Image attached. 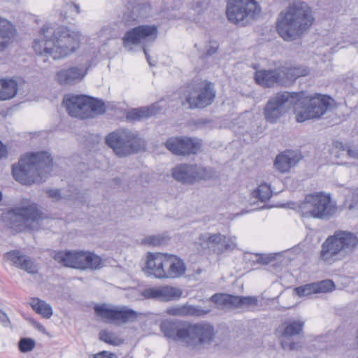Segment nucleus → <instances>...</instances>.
Returning <instances> with one entry per match:
<instances>
[{
    "instance_id": "44",
    "label": "nucleus",
    "mask_w": 358,
    "mask_h": 358,
    "mask_svg": "<svg viewBox=\"0 0 358 358\" xmlns=\"http://www.w3.org/2000/svg\"><path fill=\"white\" fill-rule=\"evenodd\" d=\"M35 345V341L29 338H22L18 342L19 350L23 353L31 351L34 348Z\"/></svg>"
},
{
    "instance_id": "4",
    "label": "nucleus",
    "mask_w": 358,
    "mask_h": 358,
    "mask_svg": "<svg viewBox=\"0 0 358 358\" xmlns=\"http://www.w3.org/2000/svg\"><path fill=\"white\" fill-rule=\"evenodd\" d=\"M294 113L298 122L320 118L328 110L333 101L330 96L315 94L306 96L304 92H293Z\"/></svg>"
},
{
    "instance_id": "50",
    "label": "nucleus",
    "mask_w": 358,
    "mask_h": 358,
    "mask_svg": "<svg viewBox=\"0 0 358 358\" xmlns=\"http://www.w3.org/2000/svg\"><path fill=\"white\" fill-rule=\"evenodd\" d=\"M116 357V355L113 352H110L108 351H101L96 354L90 355L89 358H115Z\"/></svg>"
},
{
    "instance_id": "13",
    "label": "nucleus",
    "mask_w": 358,
    "mask_h": 358,
    "mask_svg": "<svg viewBox=\"0 0 358 358\" xmlns=\"http://www.w3.org/2000/svg\"><path fill=\"white\" fill-rule=\"evenodd\" d=\"M260 11L255 0H228L226 15L229 22L236 24L247 18H254Z\"/></svg>"
},
{
    "instance_id": "38",
    "label": "nucleus",
    "mask_w": 358,
    "mask_h": 358,
    "mask_svg": "<svg viewBox=\"0 0 358 358\" xmlns=\"http://www.w3.org/2000/svg\"><path fill=\"white\" fill-rule=\"evenodd\" d=\"M303 325L304 322L301 321H293L290 322L285 327L282 334V337L289 338L293 336L300 334L303 331Z\"/></svg>"
},
{
    "instance_id": "30",
    "label": "nucleus",
    "mask_w": 358,
    "mask_h": 358,
    "mask_svg": "<svg viewBox=\"0 0 358 358\" xmlns=\"http://www.w3.org/2000/svg\"><path fill=\"white\" fill-rule=\"evenodd\" d=\"M15 35V29L7 20L0 17V50H3Z\"/></svg>"
},
{
    "instance_id": "24",
    "label": "nucleus",
    "mask_w": 358,
    "mask_h": 358,
    "mask_svg": "<svg viewBox=\"0 0 358 358\" xmlns=\"http://www.w3.org/2000/svg\"><path fill=\"white\" fill-rule=\"evenodd\" d=\"M210 309H203L199 306L185 304L167 309L166 313L173 316L201 317L208 314Z\"/></svg>"
},
{
    "instance_id": "3",
    "label": "nucleus",
    "mask_w": 358,
    "mask_h": 358,
    "mask_svg": "<svg viewBox=\"0 0 358 358\" xmlns=\"http://www.w3.org/2000/svg\"><path fill=\"white\" fill-rule=\"evenodd\" d=\"M314 20L312 9L306 3H293L279 13L276 30L285 41H292L306 31Z\"/></svg>"
},
{
    "instance_id": "58",
    "label": "nucleus",
    "mask_w": 358,
    "mask_h": 358,
    "mask_svg": "<svg viewBox=\"0 0 358 358\" xmlns=\"http://www.w3.org/2000/svg\"><path fill=\"white\" fill-rule=\"evenodd\" d=\"M210 122V120H209L208 119H199V120H198L197 124L204 125V124H208Z\"/></svg>"
},
{
    "instance_id": "16",
    "label": "nucleus",
    "mask_w": 358,
    "mask_h": 358,
    "mask_svg": "<svg viewBox=\"0 0 358 358\" xmlns=\"http://www.w3.org/2000/svg\"><path fill=\"white\" fill-rule=\"evenodd\" d=\"M165 147L176 155L185 156L197 153L201 144L192 138L170 137L165 142Z\"/></svg>"
},
{
    "instance_id": "59",
    "label": "nucleus",
    "mask_w": 358,
    "mask_h": 358,
    "mask_svg": "<svg viewBox=\"0 0 358 358\" xmlns=\"http://www.w3.org/2000/svg\"><path fill=\"white\" fill-rule=\"evenodd\" d=\"M288 348H289V350H294V343H289V347H288Z\"/></svg>"
},
{
    "instance_id": "22",
    "label": "nucleus",
    "mask_w": 358,
    "mask_h": 358,
    "mask_svg": "<svg viewBox=\"0 0 358 358\" xmlns=\"http://www.w3.org/2000/svg\"><path fill=\"white\" fill-rule=\"evenodd\" d=\"M182 295L180 289L163 286L160 287H152L145 289V296L148 299H155L163 301H168L175 299H179Z\"/></svg>"
},
{
    "instance_id": "57",
    "label": "nucleus",
    "mask_w": 358,
    "mask_h": 358,
    "mask_svg": "<svg viewBox=\"0 0 358 358\" xmlns=\"http://www.w3.org/2000/svg\"><path fill=\"white\" fill-rule=\"evenodd\" d=\"M143 52L145 55L146 59H147L148 62L149 63V64L150 66H154L155 64H152L151 62L150 55L148 54V50L145 48H143Z\"/></svg>"
},
{
    "instance_id": "61",
    "label": "nucleus",
    "mask_w": 358,
    "mask_h": 358,
    "mask_svg": "<svg viewBox=\"0 0 358 358\" xmlns=\"http://www.w3.org/2000/svg\"><path fill=\"white\" fill-rule=\"evenodd\" d=\"M282 348H286V343H285V341H282Z\"/></svg>"
},
{
    "instance_id": "20",
    "label": "nucleus",
    "mask_w": 358,
    "mask_h": 358,
    "mask_svg": "<svg viewBox=\"0 0 358 358\" xmlns=\"http://www.w3.org/2000/svg\"><path fill=\"white\" fill-rule=\"evenodd\" d=\"M5 256L15 266L29 273L35 274L38 273V266L33 259L30 257L22 254L20 250H10L7 252Z\"/></svg>"
},
{
    "instance_id": "32",
    "label": "nucleus",
    "mask_w": 358,
    "mask_h": 358,
    "mask_svg": "<svg viewBox=\"0 0 358 358\" xmlns=\"http://www.w3.org/2000/svg\"><path fill=\"white\" fill-rule=\"evenodd\" d=\"M18 84L11 79H0V99L9 100L13 98L17 92Z\"/></svg>"
},
{
    "instance_id": "12",
    "label": "nucleus",
    "mask_w": 358,
    "mask_h": 358,
    "mask_svg": "<svg viewBox=\"0 0 358 358\" xmlns=\"http://www.w3.org/2000/svg\"><path fill=\"white\" fill-rule=\"evenodd\" d=\"M215 338L214 327L206 322L189 324L186 327L184 343L192 348L210 345Z\"/></svg>"
},
{
    "instance_id": "42",
    "label": "nucleus",
    "mask_w": 358,
    "mask_h": 358,
    "mask_svg": "<svg viewBox=\"0 0 358 358\" xmlns=\"http://www.w3.org/2000/svg\"><path fill=\"white\" fill-rule=\"evenodd\" d=\"M235 240V237H226L223 236L222 241L220 243L221 248H218L217 253L222 254L224 252L234 250L236 247Z\"/></svg>"
},
{
    "instance_id": "40",
    "label": "nucleus",
    "mask_w": 358,
    "mask_h": 358,
    "mask_svg": "<svg viewBox=\"0 0 358 358\" xmlns=\"http://www.w3.org/2000/svg\"><path fill=\"white\" fill-rule=\"evenodd\" d=\"M252 194L253 197L258 199L261 201H266L271 197L272 191L269 185L262 183Z\"/></svg>"
},
{
    "instance_id": "14",
    "label": "nucleus",
    "mask_w": 358,
    "mask_h": 358,
    "mask_svg": "<svg viewBox=\"0 0 358 358\" xmlns=\"http://www.w3.org/2000/svg\"><path fill=\"white\" fill-rule=\"evenodd\" d=\"M173 178L186 185H192L201 180H207L213 176L211 169L187 164H180L173 169Z\"/></svg>"
},
{
    "instance_id": "35",
    "label": "nucleus",
    "mask_w": 358,
    "mask_h": 358,
    "mask_svg": "<svg viewBox=\"0 0 358 358\" xmlns=\"http://www.w3.org/2000/svg\"><path fill=\"white\" fill-rule=\"evenodd\" d=\"M19 208L20 209L17 210L20 212L22 218H24V222L25 224L29 221H38L42 217L43 213L38 210L36 203L31 204L28 206Z\"/></svg>"
},
{
    "instance_id": "49",
    "label": "nucleus",
    "mask_w": 358,
    "mask_h": 358,
    "mask_svg": "<svg viewBox=\"0 0 358 358\" xmlns=\"http://www.w3.org/2000/svg\"><path fill=\"white\" fill-rule=\"evenodd\" d=\"M46 193L48 197L52 199L54 201H59L62 199L59 189H48L46 190Z\"/></svg>"
},
{
    "instance_id": "10",
    "label": "nucleus",
    "mask_w": 358,
    "mask_h": 358,
    "mask_svg": "<svg viewBox=\"0 0 358 358\" xmlns=\"http://www.w3.org/2000/svg\"><path fill=\"white\" fill-rule=\"evenodd\" d=\"M294 102L293 92H281L270 97L263 110L265 120L271 124L276 123L287 113L289 105L294 106Z\"/></svg>"
},
{
    "instance_id": "41",
    "label": "nucleus",
    "mask_w": 358,
    "mask_h": 358,
    "mask_svg": "<svg viewBox=\"0 0 358 358\" xmlns=\"http://www.w3.org/2000/svg\"><path fill=\"white\" fill-rule=\"evenodd\" d=\"M223 236L218 234H201L199 237V240L201 241L208 248H210L220 245L222 241Z\"/></svg>"
},
{
    "instance_id": "34",
    "label": "nucleus",
    "mask_w": 358,
    "mask_h": 358,
    "mask_svg": "<svg viewBox=\"0 0 358 358\" xmlns=\"http://www.w3.org/2000/svg\"><path fill=\"white\" fill-rule=\"evenodd\" d=\"M131 8L133 17L143 19L150 15L152 10L151 5L147 1L134 0Z\"/></svg>"
},
{
    "instance_id": "15",
    "label": "nucleus",
    "mask_w": 358,
    "mask_h": 358,
    "mask_svg": "<svg viewBox=\"0 0 358 358\" xmlns=\"http://www.w3.org/2000/svg\"><path fill=\"white\" fill-rule=\"evenodd\" d=\"M95 314L103 322L127 323L137 318V313L127 306L110 308L108 304H96L94 307Z\"/></svg>"
},
{
    "instance_id": "33",
    "label": "nucleus",
    "mask_w": 358,
    "mask_h": 358,
    "mask_svg": "<svg viewBox=\"0 0 358 358\" xmlns=\"http://www.w3.org/2000/svg\"><path fill=\"white\" fill-rule=\"evenodd\" d=\"M169 270L166 271L164 278H175L182 275L186 270L183 261L176 255H172Z\"/></svg>"
},
{
    "instance_id": "60",
    "label": "nucleus",
    "mask_w": 358,
    "mask_h": 358,
    "mask_svg": "<svg viewBox=\"0 0 358 358\" xmlns=\"http://www.w3.org/2000/svg\"><path fill=\"white\" fill-rule=\"evenodd\" d=\"M74 7H75V8H76V12L78 13L80 12V8H79V6H78V5L75 4V5H74Z\"/></svg>"
},
{
    "instance_id": "45",
    "label": "nucleus",
    "mask_w": 358,
    "mask_h": 358,
    "mask_svg": "<svg viewBox=\"0 0 358 358\" xmlns=\"http://www.w3.org/2000/svg\"><path fill=\"white\" fill-rule=\"evenodd\" d=\"M132 13V8L131 10H128L127 12L124 13L122 17V21L124 22L125 25H134L138 22L139 17H134Z\"/></svg>"
},
{
    "instance_id": "62",
    "label": "nucleus",
    "mask_w": 358,
    "mask_h": 358,
    "mask_svg": "<svg viewBox=\"0 0 358 358\" xmlns=\"http://www.w3.org/2000/svg\"><path fill=\"white\" fill-rule=\"evenodd\" d=\"M1 198H2V194H1V192H0V201L1 200Z\"/></svg>"
},
{
    "instance_id": "23",
    "label": "nucleus",
    "mask_w": 358,
    "mask_h": 358,
    "mask_svg": "<svg viewBox=\"0 0 358 358\" xmlns=\"http://www.w3.org/2000/svg\"><path fill=\"white\" fill-rule=\"evenodd\" d=\"M164 253L149 252L147 256L146 265L143 268L148 275H154L157 278H164L166 274L163 268Z\"/></svg>"
},
{
    "instance_id": "17",
    "label": "nucleus",
    "mask_w": 358,
    "mask_h": 358,
    "mask_svg": "<svg viewBox=\"0 0 358 358\" xmlns=\"http://www.w3.org/2000/svg\"><path fill=\"white\" fill-rule=\"evenodd\" d=\"M158 34L157 27L152 25H138L124 34L122 41L124 46L129 44H138L141 41H154Z\"/></svg>"
},
{
    "instance_id": "9",
    "label": "nucleus",
    "mask_w": 358,
    "mask_h": 358,
    "mask_svg": "<svg viewBox=\"0 0 358 358\" xmlns=\"http://www.w3.org/2000/svg\"><path fill=\"white\" fill-rule=\"evenodd\" d=\"M185 96L189 108H204L214 101L216 90L212 83L202 80L188 86Z\"/></svg>"
},
{
    "instance_id": "37",
    "label": "nucleus",
    "mask_w": 358,
    "mask_h": 358,
    "mask_svg": "<svg viewBox=\"0 0 358 358\" xmlns=\"http://www.w3.org/2000/svg\"><path fill=\"white\" fill-rule=\"evenodd\" d=\"M86 101L87 118L92 116V113L101 115L106 112L105 104L102 101L87 96Z\"/></svg>"
},
{
    "instance_id": "63",
    "label": "nucleus",
    "mask_w": 358,
    "mask_h": 358,
    "mask_svg": "<svg viewBox=\"0 0 358 358\" xmlns=\"http://www.w3.org/2000/svg\"><path fill=\"white\" fill-rule=\"evenodd\" d=\"M358 358V357H357Z\"/></svg>"
},
{
    "instance_id": "36",
    "label": "nucleus",
    "mask_w": 358,
    "mask_h": 358,
    "mask_svg": "<svg viewBox=\"0 0 358 358\" xmlns=\"http://www.w3.org/2000/svg\"><path fill=\"white\" fill-rule=\"evenodd\" d=\"M30 305L36 313L41 315L45 318L48 319L52 315V307L45 301L33 298L31 300Z\"/></svg>"
},
{
    "instance_id": "1",
    "label": "nucleus",
    "mask_w": 358,
    "mask_h": 358,
    "mask_svg": "<svg viewBox=\"0 0 358 358\" xmlns=\"http://www.w3.org/2000/svg\"><path fill=\"white\" fill-rule=\"evenodd\" d=\"M43 36L34 40L33 48L38 55L60 59L75 52L80 46V34L66 27L53 28L43 26L40 30Z\"/></svg>"
},
{
    "instance_id": "26",
    "label": "nucleus",
    "mask_w": 358,
    "mask_h": 358,
    "mask_svg": "<svg viewBox=\"0 0 358 358\" xmlns=\"http://www.w3.org/2000/svg\"><path fill=\"white\" fill-rule=\"evenodd\" d=\"M160 108L156 104L132 108L127 112L126 119L129 122L141 121L157 114Z\"/></svg>"
},
{
    "instance_id": "27",
    "label": "nucleus",
    "mask_w": 358,
    "mask_h": 358,
    "mask_svg": "<svg viewBox=\"0 0 358 358\" xmlns=\"http://www.w3.org/2000/svg\"><path fill=\"white\" fill-rule=\"evenodd\" d=\"M280 69L285 85L294 83L299 77L308 76L310 72V69L303 65L296 66H281Z\"/></svg>"
},
{
    "instance_id": "55",
    "label": "nucleus",
    "mask_w": 358,
    "mask_h": 358,
    "mask_svg": "<svg viewBox=\"0 0 358 358\" xmlns=\"http://www.w3.org/2000/svg\"><path fill=\"white\" fill-rule=\"evenodd\" d=\"M334 148L340 151H347L348 146H346L341 141H334L333 143Z\"/></svg>"
},
{
    "instance_id": "47",
    "label": "nucleus",
    "mask_w": 358,
    "mask_h": 358,
    "mask_svg": "<svg viewBox=\"0 0 358 358\" xmlns=\"http://www.w3.org/2000/svg\"><path fill=\"white\" fill-rule=\"evenodd\" d=\"M258 305L256 296H242L241 308H252Z\"/></svg>"
},
{
    "instance_id": "51",
    "label": "nucleus",
    "mask_w": 358,
    "mask_h": 358,
    "mask_svg": "<svg viewBox=\"0 0 358 358\" xmlns=\"http://www.w3.org/2000/svg\"><path fill=\"white\" fill-rule=\"evenodd\" d=\"M27 320L29 321V322L31 323V324L38 331H39L40 332L43 333V334H46V329L44 327V326L43 324H41L40 322H37L36 320H35L33 318H27Z\"/></svg>"
},
{
    "instance_id": "18",
    "label": "nucleus",
    "mask_w": 358,
    "mask_h": 358,
    "mask_svg": "<svg viewBox=\"0 0 358 358\" xmlns=\"http://www.w3.org/2000/svg\"><path fill=\"white\" fill-rule=\"evenodd\" d=\"M87 99L85 95H69L64 98L63 103L69 115L85 119L87 118Z\"/></svg>"
},
{
    "instance_id": "29",
    "label": "nucleus",
    "mask_w": 358,
    "mask_h": 358,
    "mask_svg": "<svg viewBox=\"0 0 358 358\" xmlns=\"http://www.w3.org/2000/svg\"><path fill=\"white\" fill-rule=\"evenodd\" d=\"M19 209V207H15L3 213L1 215V220L5 225L15 230H22L25 225L24 218L20 212L17 210Z\"/></svg>"
},
{
    "instance_id": "31",
    "label": "nucleus",
    "mask_w": 358,
    "mask_h": 358,
    "mask_svg": "<svg viewBox=\"0 0 358 358\" xmlns=\"http://www.w3.org/2000/svg\"><path fill=\"white\" fill-rule=\"evenodd\" d=\"M243 296H235L224 293H216L211 296L210 301L220 306H230L241 308Z\"/></svg>"
},
{
    "instance_id": "5",
    "label": "nucleus",
    "mask_w": 358,
    "mask_h": 358,
    "mask_svg": "<svg viewBox=\"0 0 358 358\" xmlns=\"http://www.w3.org/2000/svg\"><path fill=\"white\" fill-rule=\"evenodd\" d=\"M336 211L337 206L330 195L323 192L308 194L298 204V212L304 217L327 220L334 217Z\"/></svg>"
},
{
    "instance_id": "53",
    "label": "nucleus",
    "mask_w": 358,
    "mask_h": 358,
    "mask_svg": "<svg viewBox=\"0 0 358 358\" xmlns=\"http://www.w3.org/2000/svg\"><path fill=\"white\" fill-rule=\"evenodd\" d=\"M172 258V255H169L167 254H164V259L163 260V268L166 273V271L169 270V264H171Z\"/></svg>"
},
{
    "instance_id": "28",
    "label": "nucleus",
    "mask_w": 358,
    "mask_h": 358,
    "mask_svg": "<svg viewBox=\"0 0 358 358\" xmlns=\"http://www.w3.org/2000/svg\"><path fill=\"white\" fill-rule=\"evenodd\" d=\"M299 161V157L294 152L285 151L276 157L274 166L280 172L285 173L289 171L291 167L294 166Z\"/></svg>"
},
{
    "instance_id": "52",
    "label": "nucleus",
    "mask_w": 358,
    "mask_h": 358,
    "mask_svg": "<svg viewBox=\"0 0 358 358\" xmlns=\"http://www.w3.org/2000/svg\"><path fill=\"white\" fill-rule=\"evenodd\" d=\"M346 152L349 157L355 159H358V148L355 147L348 146Z\"/></svg>"
},
{
    "instance_id": "2",
    "label": "nucleus",
    "mask_w": 358,
    "mask_h": 358,
    "mask_svg": "<svg viewBox=\"0 0 358 358\" xmlns=\"http://www.w3.org/2000/svg\"><path fill=\"white\" fill-rule=\"evenodd\" d=\"M53 159L46 151L27 153L12 166L14 179L25 185L44 181L52 171Z\"/></svg>"
},
{
    "instance_id": "21",
    "label": "nucleus",
    "mask_w": 358,
    "mask_h": 358,
    "mask_svg": "<svg viewBox=\"0 0 358 358\" xmlns=\"http://www.w3.org/2000/svg\"><path fill=\"white\" fill-rule=\"evenodd\" d=\"M334 288L335 284L331 280H324L297 287L294 292L299 296H307L313 294L327 293Z\"/></svg>"
},
{
    "instance_id": "6",
    "label": "nucleus",
    "mask_w": 358,
    "mask_h": 358,
    "mask_svg": "<svg viewBox=\"0 0 358 358\" xmlns=\"http://www.w3.org/2000/svg\"><path fill=\"white\" fill-rule=\"evenodd\" d=\"M106 144L120 157L138 153L145 148V142L136 131L120 129L108 134Z\"/></svg>"
},
{
    "instance_id": "25",
    "label": "nucleus",
    "mask_w": 358,
    "mask_h": 358,
    "mask_svg": "<svg viewBox=\"0 0 358 358\" xmlns=\"http://www.w3.org/2000/svg\"><path fill=\"white\" fill-rule=\"evenodd\" d=\"M160 329L166 338L184 342L186 327L181 328L180 322L168 320H164L161 323Z\"/></svg>"
},
{
    "instance_id": "43",
    "label": "nucleus",
    "mask_w": 358,
    "mask_h": 358,
    "mask_svg": "<svg viewBox=\"0 0 358 358\" xmlns=\"http://www.w3.org/2000/svg\"><path fill=\"white\" fill-rule=\"evenodd\" d=\"M166 237L161 235H152L144 238L141 243L145 245L159 246L166 243Z\"/></svg>"
},
{
    "instance_id": "19",
    "label": "nucleus",
    "mask_w": 358,
    "mask_h": 358,
    "mask_svg": "<svg viewBox=\"0 0 358 358\" xmlns=\"http://www.w3.org/2000/svg\"><path fill=\"white\" fill-rule=\"evenodd\" d=\"M280 69L279 66L274 69L257 71L255 80L257 84L264 87H271L275 85H285Z\"/></svg>"
},
{
    "instance_id": "7",
    "label": "nucleus",
    "mask_w": 358,
    "mask_h": 358,
    "mask_svg": "<svg viewBox=\"0 0 358 358\" xmlns=\"http://www.w3.org/2000/svg\"><path fill=\"white\" fill-rule=\"evenodd\" d=\"M357 245L358 238L355 234L336 231L322 243L320 259L329 262L337 256L344 257L348 253L352 252Z\"/></svg>"
},
{
    "instance_id": "8",
    "label": "nucleus",
    "mask_w": 358,
    "mask_h": 358,
    "mask_svg": "<svg viewBox=\"0 0 358 358\" xmlns=\"http://www.w3.org/2000/svg\"><path fill=\"white\" fill-rule=\"evenodd\" d=\"M52 258L65 267L80 270H96L101 268L102 259L92 252L59 250L54 252Z\"/></svg>"
},
{
    "instance_id": "56",
    "label": "nucleus",
    "mask_w": 358,
    "mask_h": 358,
    "mask_svg": "<svg viewBox=\"0 0 358 358\" xmlns=\"http://www.w3.org/2000/svg\"><path fill=\"white\" fill-rule=\"evenodd\" d=\"M8 155L7 147L0 141V159L6 157Z\"/></svg>"
},
{
    "instance_id": "48",
    "label": "nucleus",
    "mask_w": 358,
    "mask_h": 358,
    "mask_svg": "<svg viewBox=\"0 0 358 358\" xmlns=\"http://www.w3.org/2000/svg\"><path fill=\"white\" fill-rule=\"evenodd\" d=\"M256 262L261 264H268L275 259V254L257 255Z\"/></svg>"
},
{
    "instance_id": "39",
    "label": "nucleus",
    "mask_w": 358,
    "mask_h": 358,
    "mask_svg": "<svg viewBox=\"0 0 358 358\" xmlns=\"http://www.w3.org/2000/svg\"><path fill=\"white\" fill-rule=\"evenodd\" d=\"M99 338L100 341L114 346L120 345L124 343V340L115 333L108 332L106 330H102L99 332Z\"/></svg>"
},
{
    "instance_id": "11",
    "label": "nucleus",
    "mask_w": 358,
    "mask_h": 358,
    "mask_svg": "<svg viewBox=\"0 0 358 358\" xmlns=\"http://www.w3.org/2000/svg\"><path fill=\"white\" fill-rule=\"evenodd\" d=\"M79 65L62 69L55 74V80L60 85L71 86L81 82L87 74L92 60L87 55H81L78 58Z\"/></svg>"
},
{
    "instance_id": "54",
    "label": "nucleus",
    "mask_w": 358,
    "mask_h": 358,
    "mask_svg": "<svg viewBox=\"0 0 358 358\" xmlns=\"http://www.w3.org/2000/svg\"><path fill=\"white\" fill-rule=\"evenodd\" d=\"M0 322L5 327H8L10 324V322L7 315L5 313H3L1 309H0Z\"/></svg>"
},
{
    "instance_id": "46",
    "label": "nucleus",
    "mask_w": 358,
    "mask_h": 358,
    "mask_svg": "<svg viewBox=\"0 0 358 358\" xmlns=\"http://www.w3.org/2000/svg\"><path fill=\"white\" fill-rule=\"evenodd\" d=\"M209 43H210L209 46L207 48L206 51L202 55L203 58L209 57L210 56H213V55L217 53V52L219 50L220 45H219V43H217V41H210Z\"/></svg>"
}]
</instances>
